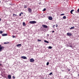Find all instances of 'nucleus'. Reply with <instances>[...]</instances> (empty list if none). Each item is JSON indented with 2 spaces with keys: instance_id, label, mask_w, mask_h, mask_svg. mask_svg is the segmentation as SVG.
<instances>
[{
  "instance_id": "obj_1",
  "label": "nucleus",
  "mask_w": 79,
  "mask_h": 79,
  "mask_svg": "<svg viewBox=\"0 0 79 79\" xmlns=\"http://www.w3.org/2000/svg\"><path fill=\"white\" fill-rule=\"evenodd\" d=\"M29 23H30V24H35V23H36V22L35 21H31L29 22Z\"/></svg>"
},
{
  "instance_id": "obj_2",
  "label": "nucleus",
  "mask_w": 79,
  "mask_h": 79,
  "mask_svg": "<svg viewBox=\"0 0 79 79\" xmlns=\"http://www.w3.org/2000/svg\"><path fill=\"white\" fill-rule=\"evenodd\" d=\"M28 11L29 13H32V9H31V8H28Z\"/></svg>"
},
{
  "instance_id": "obj_3",
  "label": "nucleus",
  "mask_w": 79,
  "mask_h": 79,
  "mask_svg": "<svg viewBox=\"0 0 79 79\" xmlns=\"http://www.w3.org/2000/svg\"><path fill=\"white\" fill-rule=\"evenodd\" d=\"M4 48V47L3 46H2V45H0V51L1 52L2 51L1 50L3 49Z\"/></svg>"
},
{
  "instance_id": "obj_4",
  "label": "nucleus",
  "mask_w": 79,
  "mask_h": 79,
  "mask_svg": "<svg viewBox=\"0 0 79 79\" xmlns=\"http://www.w3.org/2000/svg\"><path fill=\"white\" fill-rule=\"evenodd\" d=\"M42 27H44V28H48V26L45 25H43Z\"/></svg>"
},
{
  "instance_id": "obj_5",
  "label": "nucleus",
  "mask_w": 79,
  "mask_h": 79,
  "mask_svg": "<svg viewBox=\"0 0 79 79\" xmlns=\"http://www.w3.org/2000/svg\"><path fill=\"white\" fill-rule=\"evenodd\" d=\"M16 47H21V46H22V45L21 44H18L17 45Z\"/></svg>"
},
{
  "instance_id": "obj_6",
  "label": "nucleus",
  "mask_w": 79,
  "mask_h": 79,
  "mask_svg": "<svg viewBox=\"0 0 79 79\" xmlns=\"http://www.w3.org/2000/svg\"><path fill=\"white\" fill-rule=\"evenodd\" d=\"M21 58L22 59H24V60H25L26 59H27V58L25 56H22L21 57Z\"/></svg>"
},
{
  "instance_id": "obj_7",
  "label": "nucleus",
  "mask_w": 79,
  "mask_h": 79,
  "mask_svg": "<svg viewBox=\"0 0 79 79\" xmlns=\"http://www.w3.org/2000/svg\"><path fill=\"white\" fill-rule=\"evenodd\" d=\"M67 35H69V36H71V35H72V34L69 32L67 33Z\"/></svg>"
},
{
  "instance_id": "obj_8",
  "label": "nucleus",
  "mask_w": 79,
  "mask_h": 79,
  "mask_svg": "<svg viewBox=\"0 0 79 79\" xmlns=\"http://www.w3.org/2000/svg\"><path fill=\"white\" fill-rule=\"evenodd\" d=\"M30 61L31 62H34V60L33 59H30Z\"/></svg>"
},
{
  "instance_id": "obj_9",
  "label": "nucleus",
  "mask_w": 79,
  "mask_h": 79,
  "mask_svg": "<svg viewBox=\"0 0 79 79\" xmlns=\"http://www.w3.org/2000/svg\"><path fill=\"white\" fill-rule=\"evenodd\" d=\"M48 19H49V20H52V19H53V18L51 17H49L48 18Z\"/></svg>"
},
{
  "instance_id": "obj_10",
  "label": "nucleus",
  "mask_w": 79,
  "mask_h": 79,
  "mask_svg": "<svg viewBox=\"0 0 79 79\" xmlns=\"http://www.w3.org/2000/svg\"><path fill=\"white\" fill-rule=\"evenodd\" d=\"M8 79H10L11 78V76L10 75H8Z\"/></svg>"
},
{
  "instance_id": "obj_11",
  "label": "nucleus",
  "mask_w": 79,
  "mask_h": 79,
  "mask_svg": "<svg viewBox=\"0 0 79 79\" xmlns=\"http://www.w3.org/2000/svg\"><path fill=\"white\" fill-rule=\"evenodd\" d=\"M2 36H7V35L6 34H2Z\"/></svg>"
},
{
  "instance_id": "obj_12",
  "label": "nucleus",
  "mask_w": 79,
  "mask_h": 79,
  "mask_svg": "<svg viewBox=\"0 0 79 79\" xmlns=\"http://www.w3.org/2000/svg\"><path fill=\"white\" fill-rule=\"evenodd\" d=\"M23 26H26V23H25V22L23 23Z\"/></svg>"
},
{
  "instance_id": "obj_13",
  "label": "nucleus",
  "mask_w": 79,
  "mask_h": 79,
  "mask_svg": "<svg viewBox=\"0 0 79 79\" xmlns=\"http://www.w3.org/2000/svg\"><path fill=\"white\" fill-rule=\"evenodd\" d=\"M74 11V10H71V11H70V13H71V14H73V11Z\"/></svg>"
},
{
  "instance_id": "obj_14",
  "label": "nucleus",
  "mask_w": 79,
  "mask_h": 79,
  "mask_svg": "<svg viewBox=\"0 0 79 79\" xmlns=\"http://www.w3.org/2000/svg\"><path fill=\"white\" fill-rule=\"evenodd\" d=\"M44 42H46V43H49V42L48 41H47V40H44Z\"/></svg>"
},
{
  "instance_id": "obj_15",
  "label": "nucleus",
  "mask_w": 79,
  "mask_h": 79,
  "mask_svg": "<svg viewBox=\"0 0 79 79\" xmlns=\"http://www.w3.org/2000/svg\"><path fill=\"white\" fill-rule=\"evenodd\" d=\"M63 19H66V16H64V17L63 18Z\"/></svg>"
},
{
  "instance_id": "obj_16",
  "label": "nucleus",
  "mask_w": 79,
  "mask_h": 79,
  "mask_svg": "<svg viewBox=\"0 0 79 79\" xmlns=\"http://www.w3.org/2000/svg\"><path fill=\"white\" fill-rule=\"evenodd\" d=\"M74 29V26L70 28V29Z\"/></svg>"
},
{
  "instance_id": "obj_17",
  "label": "nucleus",
  "mask_w": 79,
  "mask_h": 79,
  "mask_svg": "<svg viewBox=\"0 0 79 79\" xmlns=\"http://www.w3.org/2000/svg\"><path fill=\"white\" fill-rule=\"evenodd\" d=\"M9 44V42H7L4 43V44Z\"/></svg>"
},
{
  "instance_id": "obj_18",
  "label": "nucleus",
  "mask_w": 79,
  "mask_h": 79,
  "mask_svg": "<svg viewBox=\"0 0 79 79\" xmlns=\"http://www.w3.org/2000/svg\"><path fill=\"white\" fill-rule=\"evenodd\" d=\"M52 46H49L48 49H52Z\"/></svg>"
},
{
  "instance_id": "obj_19",
  "label": "nucleus",
  "mask_w": 79,
  "mask_h": 79,
  "mask_svg": "<svg viewBox=\"0 0 79 79\" xmlns=\"http://www.w3.org/2000/svg\"><path fill=\"white\" fill-rule=\"evenodd\" d=\"M46 10V8H44V9L43 10V11H45Z\"/></svg>"
},
{
  "instance_id": "obj_20",
  "label": "nucleus",
  "mask_w": 79,
  "mask_h": 79,
  "mask_svg": "<svg viewBox=\"0 0 79 79\" xmlns=\"http://www.w3.org/2000/svg\"><path fill=\"white\" fill-rule=\"evenodd\" d=\"M21 14H23V12H21V13L19 14V16H21Z\"/></svg>"
},
{
  "instance_id": "obj_21",
  "label": "nucleus",
  "mask_w": 79,
  "mask_h": 79,
  "mask_svg": "<svg viewBox=\"0 0 79 79\" xmlns=\"http://www.w3.org/2000/svg\"><path fill=\"white\" fill-rule=\"evenodd\" d=\"M47 66H48V64H49V63L48 62L47 63V64H46Z\"/></svg>"
},
{
  "instance_id": "obj_22",
  "label": "nucleus",
  "mask_w": 79,
  "mask_h": 79,
  "mask_svg": "<svg viewBox=\"0 0 79 79\" xmlns=\"http://www.w3.org/2000/svg\"><path fill=\"white\" fill-rule=\"evenodd\" d=\"M2 33H3V31H0V34H2Z\"/></svg>"
},
{
  "instance_id": "obj_23",
  "label": "nucleus",
  "mask_w": 79,
  "mask_h": 79,
  "mask_svg": "<svg viewBox=\"0 0 79 79\" xmlns=\"http://www.w3.org/2000/svg\"><path fill=\"white\" fill-rule=\"evenodd\" d=\"M38 42H40V41H41V40H39V39H38Z\"/></svg>"
},
{
  "instance_id": "obj_24",
  "label": "nucleus",
  "mask_w": 79,
  "mask_h": 79,
  "mask_svg": "<svg viewBox=\"0 0 79 79\" xmlns=\"http://www.w3.org/2000/svg\"><path fill=\"white\" fill-rule=\"evenodd\" d=\"M52 74H52V73H50L49 74V75H51Z\"/></svg>"
},
{
  "instance_id": "obj_25",
  "label": "nucleus",
  "mask_w": 79,
  "mask_h": 79,
  "mask_svg": "<svg viewBox=\"0 0 79 79\" xmlns=\"http://www.w3.org/2000/svg\"><path fill=\"white\" fill-rule=\"evenodd\" d=\"M60 15L61 16H63V15H64V14H61Z\"/></svg>"
},
{
  "instance_id": "obj_26",
  "label": "nucleus",
  "mask_w": 79,
  "mask_h": 79,
  "mask_svg": "<svg viewBox=\"0 0 79 79\" xmlns=\"http://www.w3.org/2000/svg\"><path fill=\"white\" fill-rule=\"evenodd\" d=\"M24 6H24V8H27V6H25L26 5H25Z\"/></svg>"
},
{
  "instance_id": "obj_27",
  "label": "nucleus",
  "mask_w": 79,
  "mask_h": 79,
  "mask_svg": "<svg viewBox=\"0 0 79 79\" xmlns=\"http://www.w3.org/2000/svg\"><path fill=\"white\" fill-rule=\"evenodd\" d=\"M16 16V14H13V16Z\"/></svg>"
},
{
  "instance_id": "obj_28",
  "label": "nucleus",
  "mask_w": 79,
  "mask_h": 79,
  "mask_svg": "<svg viewBox=\"0 0 79 79\" xmlns=\"http://www.w3.org/2000/svg\"><path fill=\"white\" fill-rule=\"evenodd\" d=\"M12 36L13 38H15V36L12 35Z\"/></svg>"
},
{
  "instance_id": "obj_29",
  "label": "nucleus",
  "mask_w": 79,
  "mask_h": 79,
  "mask_svg": "<svg viewBox=\"0 0 79 79\" xmlns=\"http://www.w3.org/2000/svg\"><path fill=\"white\" fill-rule=\"evenodd\" d=\"M56 27H58V24H56Z\"/></svg>"
},
{
  "instance_id": "obj_30",
  "label": "nucleus",
  "mask_w": 79,
  "mask_h": 79,
  "mask_svg": "<svg viewBox=\"0 0 79 79\" xmlns=\"http://www.w3.org/2000/svg\"><path fill=\"white\" fill-rule=\"evenodd\" d=\"M77 12H79V8L78 9V10H77Z\"/></svg>"
},
{
  "instance_id": "obj_31",
  "label": "nucleus",
  "mask_w": 79,
  "mask_h": 79,
  "mask_svg": "<svg viewBox=\"0 0 79 79\" xmlns=\"http://www.w3.org/2000/svg\"><path fill=\"white\" fill-rule=\"evenodd\" d=\"M13 78V79H15V77H14V76H13L12 77Z\"/></svg>"
},
{
  "instance_id": "obj_32",
  "label": "nucleus",
  "mask_w": 79,
  "mask_h": 79,
  "mask_svg": "<svg viewBox=\"0 0 79 79\" xmlns=\"http://www.w3.org/2000/svg\"><path fill=\"white\" fill-rule=\"evenodd\" d=\"M52 33H53V32H55V31H52Z\"/></svg>"
},
{
  "instance_id": "obj_33",
  "label": "nucleus",
  "mask_w": 79,
  "mask_h": 79,
  "mask_svg": "<svg viewBox=\"0 0 79 79\" xmlns=\"http://www.w3.org/2000/svg\"><path fill=\"white\" fill-rule=\"evenodd\" d=\"M0 66H3V65H2V64H0Z\"/></svg>"
},
{
  "instance_id": "obj_34",
  "label": "nucleus",
  "mask_w": 79,
  "mask_h": 79,
  "mask_svg": "<svg viewBox=\"0 0 79 79\" xmlns=\"http://www.w3.org/2000/svg\"><path fill=\"white\" fill-rule=\"evenodd\" d=\"M55 25H53V27H55Z\"/></svg>"
},
{
  "instance_id": "obj_35",
  "label": "nucleus",
  "mask_w": 79,
  "mask_h": 79,
  "mask_svg": "<svg viewBox=\"0 0 79 79\" xmlns=\"http://www.w3.org/2000/svg\"><path fill=\"white\" fill-rule=\"evenodd\" d=\"M47 36H49V35L48 34L47 35Z\"/></svg>"
},
{
  "instance_id": "obj_36",
  "label": "nucleus",
  "mask_w": 79,
  "mask_h": 79,
  "mask_svg": "<svg viewBox=\"0 0 79 79\" xmlns=\"http://www.w3.org/2000/svg\"><path fill=\"white\" fill-rule=\"evenodd\" d=\"M70 47H73V46H70Z\"/></svg>"
},
{
  "instance_id": "obj_37",
  "label": "nucleus",
  "mask_w": 79,
  "mask_h": 79,
  "mask_svg": "<svg viewBox=\"0 0 79 79\" xmlns=\"http://www.w3.org/2000/svg\"><path fill=\"white\" fill-rule=\"evenodd\" d=\"M1 21V19L0 18V21Z\"/></svg>"
},
{
  "instance_id": "obj_38",
  "label": "nucleus",
  "mask_w": 79,
  "mask_h": 79,
  "mask_svg": "<svg viewBox=\"0 0 79 79\" xmlns=\"http://www.w3.org/2000/svg\"><path fill=\"white\" fill-rule=\"evenodd\" d=\"M1 3V1H0V3Z\"/></svg>"
}]
</instances>
